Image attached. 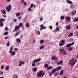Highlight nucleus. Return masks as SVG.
Wrapping results in <instances>:
<instances>
[{
  "instance_id": "obj_48",
  "label": "nucleus",
  "mask_w": 78,
  "mask_h": 78,
  "mask_svg": "<svg viewBox=\"0 0 78 78\" xmlns=\"http://www.w3.org/2000/svg\"><path fill=\"white\" fill-rule=\"evenodd\" d=\"M58 75H59V73H57L55 75V76H58Z\"/></svg>"
},
{
  "instance_id": "obj_47",
  "label": "nucleus",
  "mask_w": 78,
  "mask_h": 78,
  "mask_svg": "<svg viewBox=\"0 0 78 78\" xmlns=\"http://www.w3.org/2000/svg\"><path fill=\"white\" fill-rule=\"evenodd\" d=\"M4 68V66L3 65H2V66L1 67V69H3Z\"/></svg>"
},
{
  "instance_id": "obj_52",
  "label": "nucleus",
  "mask_w": 78,
  "mask_h": 78,
  "mask_svg": "<svg viewBox=\"0 0 78 78\" xmlns=\"http://www.w3.org/2000/svg\"><path fill=\"white\" fill-rule=\"evenodd\" d=\"M5 31H7V30H8V27H5Z\"/></svg>"
},
{
  "instance_id": "obj_5",
  "label": "nucleus",
  "mask_w": 78,
  "mask_h": 78,
  "mask_svg": "<svg viewBox=\"0 0 78 78\" xmlns=\"http://www.w3.org/2000/svg\"><path fill=\"white\" fill-rule=\"evenodd\" d=\"M59 51L60 53H62L63 55H66V52L65 51V50L64 49H60L59 50Z\"/></svg>"
},
{
  "instance_id": "obj_41",
  "label": "nucleus",
  "mask_w": 78,
  "mask_h": 78,
  "mask_svg": "<svg viewBox=\"0 0 78 78\" xmlns=\"http://www.w3.org/2000/svg\"><path fill=\"white\" fill-rule=\"evenodd\" d=\"M44 47V46H41L40 48V50H41V49H42Z\"/></svg>"
},
{
  "instance_id": "obj_35",
  "label": "nucleus",
  "mask_w": 78,
  "mask_h": 78,
  "mask_svg": "<svg viewBox=\"0 0 78 78\" xmlns=\"http://www.w3.org/2000/svg\"><path fill=\"white\" fill-rule=\"evenodd\" d=\"M16 17H19V16H20V13L18 12L16 14Z\"/></svg>"
},
{
  "instance_id": "obj_15",
  "label": "nucleus",
  "mask_w": 78,
  "mask_h": 78,
  "mask_svg": "<svg viewBox=\"0 0 78 78\" xmlns=\"http://www.w3.org/2000/svg\"><path fill=\"white\" fill-rule=\"evenodd\" d=\"M44 24H41L40 26V27L41 28H42V29H46L47 27H44Z\"/></svg>"
},
{
  "instance_id": "obj_31",
  "label": "nucleus",
  "mask_w": 78,
  "mask_h": 78,
  "mask_svg": "<svg viewBox=\"0 0 78 78\" xmlns=\"http://www.w3.org/2000/svg\"><path fill=\"white\" fill-rule=\"evenodd\" d=\"M44 67H46V68H48V65L47 64H46L44 65Z\"/></svg>"
},
{
  "instance_id": "obj_34",
  "label": "nucleus",
  "mask_w": 78,
  "mask_h": 78,
  "mask_svg": "<svg viewBox=\"0 0 78 78\" xmlns=\"http://www.w3.org/2000/svg\"><path fill=\"white\" fill-rule=\"evenodd\" d=\"M26 27H30V25H29V23H27L26 24Z\"/></svg>"
},
{
  "instance_id": "obj_36",
  "label": "nucleus",
  "mask_w": 78,
  "mask_h": 78,
  "mask_svg": "<svg viewBox=\"0 0 78 78\" xmlns=\"http://www.w3.org/2000/svg\"><path fill=\"white\" fill-rule=\"evenodd\" d=\"M9 68V66H7V67H6V70H8Z\"/></svg>"
},
{
  "instance_id": "obj_56",
  "label": "nucleus",
  "mask_w": 78,
  "mask_h": 78,
  "mask_svg": "<svg viewBox=\"0 0 78 78\" xmlns=\"http://www.w3.org/2000/svg\"><path fill=\"white\" fill-rule=\"evenodd\" d=\"M24 6H27V3L26 2H25L24 3Z\"/></svg>"
},
{
  "instance_id": "obj_24",
  "label": "nucleus",
  "mask_w": 78,
  "mask_h": 78,
  "mask_svg": "<svg viewBox=\"0 0 78 78\" xmlns=\"http://www.w3.org/2000/svg\"><path fill=\"white\" fill-rule=\"evenodd\" d=\"M61 66H59L57 67V69H56L58 71V70H61Z\"/></svg>"
},
{
  "instance_id": "obj_12",
  "label": "nucleus",
  "mask_w": 78,
  "mask_h": 78,
  "mask_svg": "<svg viewBox=\"0 0 78 78\" xmlns=\"http://www.w3.org/2000/svg\"><path fill=\"white\" fill-rule=\"evenodd\" d=\"M78 21V17H76L73 19V22H76Z\"/></svg>"
},
{
  "instance_id": "obj_64",
  "label": "nucleus",
  "mask_w": 78,
  "mask_h": 78,
  "mask_svg": "<svg viewBox=\"0 0 78 78\" xmlns=\"http://www.w3.org/2000/svg\"><path fill=\"white\" fill-rule=\"evenodd\" d=\"M0 78H4V76L1 77H0Z\"/></svg>"
},
{
  "instance_id": "obj_51",
  "label": "nucleus",
  "mask_w": 78,
  "mask_h": 78,
  "mask_svg": "<svg viewBox=\"0 0 78 78\" xmlns=\"http://www.w3.org/2000/svg\"><path fill=\"white\" fill-rule=\"evenodd\" d=\"M3 72L1 71H0V75H2L3 74Z\"/></svg>"
},
{
  "instance_id": "obj_28",
  "label": "nucleus",
  "mask_w": 78,
  "mask_h": 78,
  "mask_svg": "<svg viewBox=\"0 0 78 78\" xmlns=\"http://www.w3.org/2000/svg\"><path fill=\"white\" fill-rule=\"evenodd\" d=\"M8 33H9L8 32V31L5 32L4 33V35H5V36L8 35Z\"/></svg>"
},
{
  "instance_id": "obj_6",
  "label": "nucleus",
  "mask_w": 78,
  "mask_h": 78,
  "mask_svg": "<svg viewBox=\"0 0 78 78\" xmlns=\"http://www.w3.org/2000/svg\"><path fill=\"white\" fill-rule=\"evenodd\" d=\"M19 28H20V23L19 24V26H16L15 27V29L14 30L13 32H15L17 31V30H19Z\"/></svg>"
},
{
  "instance_id": "obj_59",
  "label": "nucleus",
  "mask_w": 78,
  "mask_h": 78,
  "mask_svg": "<svg viewBox=\"0 0 78 78\" xmlns=\"http://www.w3.org/2000/svg\"><path fill=\"white\" fill-rule=\"evenodd\" d=\"M23 37V35L21 34L20 37V38H22Z\"/></svg>"
},
{
  "instance_id": "obj_11",
  "label": "nucleus",
  "mask_w": 78,
  "mask_h": 78,
  "mask_svg": "<svg viewBox=\"0 0 78 78\" xmlns=\"http://www.w3.org/2000/svg\"><path fill=\"white\" fill-rule=\"evenodd\" d=\"M25 64V62L24 61H20V66H21L22 65H23Z\"/></svg>"
},
{
  "instance_id": "obj_38",
  "label": "nucleus",
  "mask_w": 78,
  "mask_h": 78,
  "mask_svg": "<svg viewBox=\"0 0 78 78\" xmlns=\"http://www.w3.org/2000/svg\"><path fill=\"white\" fill-rule=\"evenodd\" d=\"M2 13L4 14H6V11L5 10H4L3 12H2Z\"/></svg>"
},
{
  "instance_id": "obj_32",
  "label": "nucleus",
  "mask_w": 78,
  "mask_h": 78,
  "mask_svg": "<svg viewBox=\"0 0 78 78\" xmlns=\"http://www.w3.org/2000/svg\"><path fill=\"white\" fill-rule=\"evenodd\" d=\"M0 27H3V23H0Z\"/></svg>"
},
{
  "instance_id": "obj_22",
  "label": "nucleus",
  "mask_w": 78,
  "mask_h": 78,
  "mask_svg": "<svg viewBox=\"0 0 78 78\" xmlns=\"http://www.w3.org/2000/svg\"><path fill=\"white\" fill-rule=\"evenodd\" d=\"M13 78H18V75L16 74H14L13 77Z\"/></svg>"
},
{
  "instance_id": "obj_45",
  "label": "nucleus",
  "mask_w": 78,
  "mask_h": 78,
  "mask_svg": "<svg viewBox=\"0 0 78 78\" xmlns=\"http://www.w3.org/2000/svg\"><path fill=\"white\" fill-rule=\"evenodd\" d=\"M14 50L15 51H18V50H19V49H18L17 48H15L14 49Z\"/></svg>"
},
{
  "instance_id": "obj_57",
  "label": "nucleus",
  "mask_w": 78,
  "mask_h": 78,
  "mask_svg": "<svg viewBox=\"0 0 78 78\" xmlns=\"http://www.w3.org/2000/svg\"><path fill=\"white\" fill-rule=\"evenodd\" d=\"M3 17L6 18V15H4Z\"/></svg>"
},
{
  "instance_id": "obj_16",
  "label": "nucleus",
  "mask_w": 78,
  "mask_h": 78,
  "mask_svg": "<svg viewBox=\"0 0 78 78\" xmlns=\"http://www.w3.org/2000/svg\"><path fill=\"white\" fill-rule=\"evenodd\" d=\"M5 20L3 18L0 19V23H2L3 22H5Z\"/></svg>"
},
{
  "instance_id": "obj_17",
  "label": "nucleus",
  "mask_w": 78,
  "mask_h": 78,
  "mask_svg": "<svg viewBox=\"0 0 78 78\" xmlns=\"http://www.w3.org/2000/svg\"><path fill=\"white\" fill-rule=\"evenodd\" d=\"M74 61V58L72 59L69 62V64L70 65L71 64L73 63V62Z\"/></svg>"
},
{
  "instance_id": "obj_23",
  "label": "nucleus",
  "mask_w": 78,
  "mask_h": 78,
  "mask_svg": "<svg viewBox=\"0 0 78 78\" xmlns=\"http://www.w3.org/2000/svg\"><path fill=\"white\" fill-rule=\"evenodd\" d=\"M53 69V67H52L51 66H49L48 68L47 69V70H50V69Z\"/></svg>"
},
{
  "instance_id": "obj_9",
  "label": "nucleus",
  "mask_w": 78,
  "mask_h": 78,
  "mask_svg": "<svg viewBox=\"0 0 78 78\" xmlns=\"http://www.w3.org/2000/svg\"><path fill=\"white\" fill-rule=\"evenodd\" d=\"M51 59L52 60H55V61H58V58L55 56H52L51 57Z\"/></svg>"
},
{
  "instance_id": "obj_2",
  "label": "nucleus",
  "mask_w": 78,
  "mask_h": 78,
  "mask_svg": "<svg viewBox=\"0 0 78 78\" xmlns=\"http://www.w3.org/2000/svg\"><path fill=\"white\" fill-rule=\"evenodd\" d=\"M44 75H45V73H43V71H41L37 73V77L40 78L41 76L42 77H43Z\"/></svg>"
},
{
  "instance_id": "obj_14",
  "label": "nucleus",
  "mask_w": 78,
  "mask_h": 78,
  "mask_svg": "<svg viewBox=\"0 0 78 78\" xmlns=\"http://www.w3.org/2000/svg\"><path fill=\"white\" fill-rule=\"evenodd\" d=\"M57 71L56 69H53L51 71V73L52 74L54 73L55 72H56Z\"/></svg>"
},
{
  "instance_id": "obj_43",
  "label": "nucleus",
  "mask_w": 78,
  "mask_h": 78,
  "mask_svg": "<svg viewBox=\"0 0 78 78\" xmlns=\"http://www.w3.org/2000/svg\"><path fill=\"white\" fill-rule=\"evenodd\" d=\"M73 49V48H72L71 47L69 48L68 49V50H69V51H72Z\"/></svg>"
},
{
  "instance_id": "obj_37",
  "label": "nucleus",
  "mask_w": 78,
  "mask_h": 78,
  "mask_svg": "<svg viewBox=\"0 0 78 78\" xmlns=\"http://www.w3.org/2000/svg\"><path fill=\"white\" fill-rule=\"evenodd\" d=\"M19 34V33H16L15 34H14L15 37H16L17 36H18Z\"/></svg>"
},
{
  "instance_id": "obj_49",
  "label": "nucleus",
  "mask_w": 78,
  "mask_h": 78,
  "mask_svg": "<svg viewBox=\"0 0 78 78\" xmlns=\"http://www.w3.org/2000/svg\"><path fill=\"white\" fill-rule=\"evenodd\" d=\"M33 6V4H31L30 5V8H32V7Z\"/></svg>"
},
{
  "instance_id": "obj_7",
  "label": "nucleus",
  "mask_w": 78,
  "mask_h": 78,
  "mask_svg": "<svg viewBox=\"0 0 78 78\" xmlns=\"http://www.w3.org/2000/svg\"><path fill=\"white\" fill-rule=\"evenodd\" d=\"M66 42V40H62L60 41V42H61L59 43V46L60 47H61V46H62L64 44V42Z\"/></svg>"
},
{
  "instance_id": "obj_3",
  "label": "nucleus",
  "mask_w": 78,
  "mask_h": 78,
  "mask_svg": "<svg viewBox=\"0 0 78 78\" xmlns=\"http://www.w3.org/2000/svg\"><path fill=\"white\" fill-rule=\"evenodd\" d=\"M13 49V46H11L10 48V51H9V53H11V55L12 56H14L16 55V52L12 51Z\"/></svg>"
},
{
  "instance_id": "obj_4",
  "label": "nucleus",
  "mask_w": 78,
  "mask_h": 78,
  "mask_svg": "<svg viewBox=\"0 0 78 78\" xmlns=\"http://www.w3.org/2000/svg\"><path fill=\"white\" fill-rule=\"evenodd\" d=\"M11 5L10 4L8 6H7L6 7V9L7 10V12H9L11 9Z\"/></svg>"
},
{
  "instance_id": "obj_39",
  "label": "nucleus",
  "mask_w": 78,
  "mask_h": 78,
  "mask_svg": "<svg viewBox=\"0 0 78 78\" xmlns=\"http://www.w3.org/2000/svg\"><path fill=\"white\" fill-rule=\"evenodd\" d=\"M28 11H32V9L31 8V7H30L28 9Z\"/></svg>"
},
{
  "instance_id": "obj_42",
  "label": "nucleus",
  "mask_w": 78,
  "mask_h": 78,
  "mask_svg": "<svg viewBox=\"0 0 78 78\" xmlns=\"http://www.w3.org/2000/svg\"><path fill=\"white\" fill-rule=\"evenodd\" d=\"M49 28L50 29V30H52L53 29V27H52V26H50L49 27Z\"/></svg>"
},
{
  "instance_id": "obj_33",
  "label": "nucleus",
  "mask_w": 78,
  "mask_h": 78,
  "mask_svg": "<svg viewBox=\"0 0 78 78\" xmlns=\"http://www.w3.org/2000/svg\"><path fill=\"white\" fill-rule=\"evenodd\" d=\"M59 28L58 27H56L55 29V31H59Z\"/></svg>"
},
{
  "instance_id": "obj_1",
  "label": "nucleus",
  "mask_w": 78,
  "mask_h": 78,
  "mask_svg": "<svg viewBox=\"0 0 78 78\" xmlns=\"http://www.w3.org/2000/svg\"><path fill=\"white\" fill-rule=\"evenodd\" d=\"M41 60V59L39 58L37 59H35L34 61H32V66H33V67H36V62H39Z\"/></svg>"
},
{
  "instance_id": "obj_54",
  "label": "nucleus",
  "mask_w": 78,
  "mask_h": 78,
  "mask_svg": "<svg viewBox=\"0 0 78 78\" xmlns=\"http://www.w3.org/2000/svg\"><path fill=\"white\" fill-rule=\"evenodd\" d=\"M5 38L6 39H8V38H9V36H8L7 37H5Z\"/></svg>"
},
{
  "instance_id": "obj_29",
  "label": "nucleus",
  "mask_w": 78,
  "mask_h": 78,
  "mask_svg": "<svg viewBox=\"0 0 78 78\" xmlns=\"http://www.w3.org/2000/svg\"><path fill=\"white\" fill-rule=\"evenodd\" d=\"M69 37H70V36H73V33H71L69 34Z\"/></svg>"
},
{
  "instance_id": "obj_40",
  "label": "nucleus",
  "mask_w": 78,
  "mask_h": 78,
  "mask_svg": "<svg viewBox=\"0 0 78 78\" xmlns=\"http://www.w3.org/2000/svg\"><path fill=\"white\" fill-rule=\"evenodd\" d=\"M23 27V23H20V27Z\"/></svg>"
},
{
  "instance_id": "obj_25",
  "label": "nucleus",
  "mask_w": 78,
  "mask_h": 78,
  "mask_svg": "<svg viewBox=\"0 0 78 78\" xmlns=\"http://www.w3.org/2000/svg\"><path fill=\"white\" fill-rule=\"evenodd\" d=\"M37 70V68L36 67H34L33 69V71L34 72H36Z\"/></svg>"
},
{
  "instance_id": "obj_21",
  "label": "nucleus",
  "mask_w": 78,
  "mask_h": 78,
  "mask_svg": "<svg viewBox=\"0 0 78 78\" xmlns=\"http://www.w3.org/2000/svg\"><path fill=\"white\" fill-rule=\"evenodd\" d=\"M70 26L69 25V26H67L66 27V28L67 30H70Z\"/></svg>"
},
{
  "instance_id": "obj_46",
  "label": "nucleus",
  "mask_w": 78,
  "mask_h": 78,
  "mask_svg": "<svg viewBox=\"0 0 78 78\" xmlns=\"http://www.w3.org/2000/svg\"><path fill=\"white\" fill-rule=\"evenodd\" d=\"M16 41H17V42H20V39L19 38H17L16 39Z\"/></svg>"
},
{
  "instance_id": "obj_62",
  "label": "nucleus",
  "mask_w": 78,
  "mask_h": 78,
  "mask_svg": "<svg viewBox=\"0 0 78 78\" xmlns=\"http://www.w3.org/2000/svg\"><path fill=\"white\" fill-rule=\"evenodd\" d=\"M14 22H16V21H17V20H16V19H14Z\"/></svg>"
},
{
  "instance_id": "obj_61",
  "label": "nucleus",
  "mask_w": 78,
  "mask_h": 78,
  "mask_svg": "<svg viewBox=\"0 0 78 78\" xmlns=\"http://www.w3.org/2000/svg\"><path fill=\"white\" fill-rule=\"evenodd\" d=\"M21 2H22V3H23V2H24V0H22L21 1Z\"/></svg>"
},
{
  "instance_id": "obj_18",
  "label": "nucleus",
  "mask_w": 78,
  "mask_h": 78,
  "mask_svg": "<svg viewBox=\"0 0 78 78\" xmlns=\"http://www.w3.org/2000/svg\"><path fill=\"white\" fill-rule=\"evenodd\" d=\"M76 14V10H74L71 13L72 15H75Z\"/></svg>"
},
{
  "instance_id": "obj_50",
  "label": "nucleus",
  "mask_w": 78,
  "mask_h": 78,
  "mask_svg": "<svg viewBox=\"0 0 78 78\" xmlns=\"http://www.w3.org/2000/svg\"><path fill=\"white\" fill-rule=\"evenodd\" d=\"M40 21H42L43 20V18L41 17V18L40 19Z\"/></svg>"
},
{
  "instance_id": "obj_27",
  "label": "nucleus",
  "mask_w": 78,
  "mask_h": 78,
  "mask_svg": "<svg viewBox=\"0 0 78 78\" xmlns=\"http://www.w3.org/2000/svg\"><path fill=\"white\" fill-rule=\"evenodd\" d=\"M65 18V17L64 16H61L60 18V19L61 20H64V19Z\"/></svg>"
},
{
  "instance_id": "obj_58",
  "label": "nucleus",
  "mask_w": 78,
  "mask_h": 78,
  "mask_svg": "<svg viewBox=\"0 0 78 78\" xmlns=\"http://www.w3.org/2000/svg\"><path fill=\"white\" fill-rule=\"evenodd\" d=\"M38 34H39V35L40 34V33H41V32H40V31H39V30H38Z\"/></svg>"
},
{
  "instance_id": "obj_20",
  "label": "nucleus",
  "mask_w": 78,
  "mask_h": 78,
  "mask_svg": "<svg viewBox=\"0 0 78 78\" xmlns=\"http://www.w3.org/2000/svg\"><path fill=\"white\" fill-rule=\"evenodd\" d=\"M62 63H63V61L62 60H61L57 63V64L58 65H60Z\"/></svg>"
},
{
  "instance_id": "obj_19",
  "label": "nucleus",
  "mask_w": 78,
  "mask_h": 78,
  "mask_svg": "<svg viewBox=\"0 0 78 78\" xmlns=\"http://www.w3.org/2000/svg\"><path fill=\"white\" fill-rule=\"evenodd\" d=\"M66 2H67L68 3H69V4H71L72 3V2L71 1H70L69 0H67Z\"/></svg>"
},
{
  "instance_id": "obj_44",
  "label": "nucleus",
  "mask_w": 78,
  "mask_h": 78,
  "mask_svg": "<svg viewBox=\"0 0 78 78\" xmlns=\"http://www.w3.org/2000/svg\"><path fill=\"white\" fill-rule=\"evenodd\" d=\"M7 47H9V41H8L7 42Z\"/></svg>"
},
{
  "instance_id": "obj_26",
  "label": "nucleus",
  "mask_w": 78,
  "mask_h": 78,
  "mask_svg": "<svg viewBox=\"0 0 78 78\" xmlns=\"http://www.w3.org/2000/svg\"><path fill=\"white\" fill-rule=\"evenodd\" d=\"M63 73H64V71L63 70H61L60 71V74L62 75H63Z\"/></svg>"
},
{
  "instance_id": "obj_60",
  "label": "nucleus",
  "mask_w": 78,
  "mask_h": 78,
  "mask_svg": "<svg viewBox=\"0 0 78 78\" xmlns=\"http://www.w3.org/2000/svg\"><path fill=\"white\" fill-rule=\"evenodd\" d=\"M70 8H73V5H71Z\"/></svg>"
},
{
  "instance_id": "obj_63",
  "label": "nucleus",
  "mask_w": 78,
  "mask_h": 78,
  "mask_svg": "<svg viewBox=\"0 0 78 78\" xmlns=\"http://www.w3.org/2000/svg\"><path fill=\"white\" fill-rule=\"evenodd\" d=\"M33 6H34V8H35V7H36V5H33Z\"/></svg>"
},
{
  "instance_id": "obj_53",
  "label": "nucleus",
  "mask_w": 78,
  "mask_h": 78,
  "mask_svg": "<svg viewBox=\"0 0 78 78\" xmlns=\"http://www.w3.org/2000/svg\"><path fill=\"white\" fill-rule=\"evenodd\" d=\"M58 24H59L58 23V22H57L56 23L55 25H56V26H58Z\"/></svg>"
},
{
  "instance_id": "obj_30",
  "label": "nucleus",
  "mask_w": 78,
  "mask_h": 78,
  "mask_svg": "<svg viewBox=\"0 0 78 78\" xmlns=\"http://www.w3.org/2000/svg\"><path fill=\"white\" fill-rule=\"evenodd\" d=\"M40 42L41 44H43V43L44 42V40H41L40 41Z\"/></svg>"
},
{
  "instance_id": "obj_13",
  "label": "nucleus",
  "mask_w": 78,
  "mask_h": 78,
  "mask_svg": "<svg viewBox=\"0 0 78 78\" xmlns=\"http://www.w3.org/2000/svg\"><path fill=\"white\" fill-rule=\"evenodd\" d=\"M76 61H77L76 59H75V61L73 62V63L71 64V67H72L73 65H75V63H76Z\"/></svg>"
},
{
  "instance_id": "obj_10",
  "label": "nucleus",
  "mask_w": 78,
  "mask_h": 78,
  "mask_svg": "<svg viewBox=\"0 0 78 78\" xmlns=\"http://www.w3.org/2000/svg\"><path fill=\"white\" fill-rule=\"evenodd\" d=\"M65 19L67 21H70V19H71V18L69 16H67L66 17Z\"/></svg>"
},
{
  "instance_id": "obj_8",
  "label": "nucleus",
  "mask_w": 78,
  "mask_h": 78,
  "mask_svg": "<svg viewBox=\"0 0 78 78\" xmlns=\"http://www.w3.org/2000/svg\"><path fill=\"white\" fill-rule=\"evenodd\" d=\"M72 45H74V42L71 44H68L67 45H66V47H67V48H69V47H70Z\"/></svg>"
},
{
  "instance_id": "obj_55",
  "label": "nucleus",
  "mask_w": 78,
  "mask_h": 78,
  "mask_svg": "<svg viewBox=\"0 0 78 78\" xmlns=\"http://www.w3.org/2000/svg\"><path fill=\"white\" fill-rule=\"evenodd\" d=\"M49 76H51L52 74L51 73H49Z\"/></svg>"
}]
</instances>
